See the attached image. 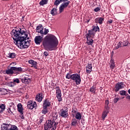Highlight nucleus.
Masks as SVG:
<instances>
[{"mask_svg":"<svg viewBox=\"0 0 130 130\" xmlns=\"http://www.w3.org/2000/svg\"><path fill=\"white\" fill-rule=\"evenodd\" d=\"M11 35L14 41V43L20 49L28 48L30 46V44L26 42V40L29 39L28 35L23 29L15 27V29L11 31Z\"/></svg>","mask_w":130,"mask_h":130,"instance_id":"nucleus-1","label":"nucleus"},{"mask_svg":"<svg viewBox=\"0 0 130 130\" xmlns=\"http://www.w3.org/2000/svg\"><path fill=\"white\" fill-rule=\"evenodd\" d=\"M43 36H38L35 38V43L37 45H40L42 42V45L45 48L46 50L48 51H51L52 50H56L58 45V41L57 38L53 35L46 36L44 40Z\"/></svg>","mask_w":130,"mask_h":130,"instance_id":"nucleus-2","label":"nucleus"},{"mask_svg":"<svg viewBox=\"0 0 130 130\" xmlns=\"http://www.w3.org/2000/svg\"><path fill=\"white\" fill-rule=\"evenodd\" d=\"M58 124V122H55L54 119H49L46 120L44 128L45 130H55Z\"/></svg>","mask_w":130,"mask_h":130,"instance_id":"nucleus-3","label":"nucleus"},{"mask_svg":"<svg viewBox=\"0 0 130 130\" xmlns=\"http://www.w3.org/2000/svg\"><path fill=\"white\" fill-rule=\"evenodd\" d=\"M60 3H63L61 4L59 8V13L62 12L66 8H68V7H69V5L71 4V1H69V0H55L54 3V5L56 8H57V7H58V5H59Z\"/></svg>","mask_w":130,"mask_h":130,"instance_id":"nucleus-4","label":"nucleus"},{"mask_svg":"<svg viewBox=\"0 0 130 130\" xmlns=\"http://www.w3.org/2000/svg\"><path fill=\"white\" fill-rule=\"evenodd\" d=\"M71 80L74 81L76 85H80L81 84V77L77 73L72 75Z\"/></svg>","mask_w":130,"mask_h":130,"instance_id":"nucleus-5","label":"nucleus"},{"mask_svg":"<svg viewBox=\"0 0 130 130\" xmlns=\"http://www.w3.org/2000/svg\"><path fill=\"white\" fill-rule=\"evenodd\" d=\"M27 108L31 110L33 109V108H37V104H36V102L29 101L27 102Z\"/></svg>","mask_w":130,"mask_h":130,"instance_id":"nucleus-6","label":"nucleus"},{"mask_svg":"<svg viewBox=\"0 0 130 130\" xmlns=\"http://www.w3.org/2000/svg\"><path fill=\"white\" fill-rule=\"evenodd\" d=\"M123 88H124V84H123V82H118L115 85V91L118 92L119 90L123 89Z\"/></svg>","mask_w":130,"mask_h":130,"instance_id":"nucleus-7","label":"nucleus"},{"mask_svg":"<svg viewBox=\"0 0 130 130\" xmlns=\"http://www.w3.org/2000/svg\"><path fill=\"white\" fill-rule=\"evenodd\" d=\"M68 111V109H67L66 110H63V109H61L59 112V115L61 116V117L67 118V117L69 116Z\"/></svg>","mask_w":130,"mask_h":130,"instance_id":"nucleus-8","label":"nucleus"},{"mask_svg":"<svg viewBox=\"0 0 130 130\" xmlns=\"http://www.w3.org/2000/svg\"><path fill=\"white\" fill-rule=\"evenodd\" d=\"M15 75H19L20 73H24L25 71L21 67H13Z\"/></svg>","mask_w":130,"mask_h":130,"instance_id":"nucleus-9","label":"nucleus"},{"mask_svg":"<svg viewBox=\"0 0 130 130\" xmlns=\"http://www.w3.org/2000/svg\"><path fill=\"white\" fill-rule=\"evenodd\" d=\"M50 105H51V102L49 99H45L43 101V107L48 108V107H50Z\"/></svg>","mask_w":130,"mask_h":130,"instance_id":"nucleus-10","label":"nucleus"},{"mask_svg":"<svg viewBox=\"0 0 130 130\" xmlns=\"http://www.w3.org/2000/svg\"><path fill=\"white\" fill-rule=\"evenodd\" d=\"M56 94L58 102H61V101H62V98H61V90H60V89H56Z\"/></svg>","mask_w":130,"mask_h":130,"instance_id":"nucleus-11","label":"nucleus"},{"mask_svg":"<svg viewBox=\"0 0 130 130\" xmlns=\"http://www.w3.org/2000/svg\"><path fill=\"white\" fill-rule=\"evenodd\" d=\"M16 112V107H13L11 108H8L7 110V113L9 115H15L14 112Z\"/></svg>","mask_w":130,"mask_h":130,"instance_id":"nucleus-12","label":"nucleus"},{"mask_svg":"<svg viewBox=\"0 0 130 130\" xmlns=\"http://www.w3.org/2000/svg\"><path fill=\"white\" fill-rule=\"evenodd\" d=\"M44 96H43V93L42 92H40L38 93L36 96V100L38 102H41L42 101Z\"/></svg>","mask_w":130,"mask_h":130,"instance_id":"nucleus-13","label":"nucleus"},{"mask_svg":"<svg viewBox=\"0 0 130 130\" xmlns=\"http://www.w3.org/2000/svg\"><path fill=\"white\" fill-rule=\"evenodd\" d=\"M94 36H95V33L92 29L89 30L88 32L86 33L85 35V37H89L91 38H94Z\"/></svg>","mask_w":130,"mask_h":130,"instance_id":"nucleus-14","label":"nucleus"},{"mask_svg":"<svg viewBox=\"0 0 130 130\" xmlns=\"http://www.w3.org/2000/svg\"><path fill=\"white\" fill-rule=\"evenodd\" d=\"M103 21H104V18L103 17H98L94 19L95 23L96 24H100V25L103 24Z\"/></svg>","mask_w":130,"mask_h":130,"instance_id":"nucleus-15","label":"nucleus"},{"mask_svg":"<svg viewBox=\"0 0 130 130\" xmlns=\"http://www.w3.org/2000/svg\"><path fill=\"white\" fill-rule=\"evenodd\" d=\"M108 113H109V110L107 109V108H106V109H105L102 115V118L103 120L105 119V117L107 116V114H108Z\"/></svg>","mask_w":130,"mask_h":130,"instance_id":"nucleus-16","label":"nucleus"},{"mask_svg":"<svg viewBox=\"0 0 130 130\" xmlns=\"http://www.w3.org/2000/svg\"><path fill=\"white\" fill-rule=\"evenodd\" d=\"M5 74L7 75H14V68L13 67H11L10 69H8V70H6Z\"/></svg>","mask_w":130,"mask_h":130,"instance_id":"nucleus-17","label":"nucleus"},{"mask_svg":"<svg viewBox=\"0 0 130 130\" xmlns=\"http://www.w3.org/2000/svg\"><path fill=\"white\" fill-rule=\"evenodd\" d=\"M31 81V79L30 78H28V77H24L21 79V82L22 83H24V84H29Z\"/></svg>","mask_w":130,"mask_h":130,"instance_id":"nucleus-18","label":"nucleus"},{"mask_svg":"<svg viewBox=\"0 0 130 130\" xmlns=\"http://www.w3.org/2000/svg\"><path fill=\"white\" fill-rule=\"evenodd\" d=\"M28 63L30 64H32V66L33 68H35V69H37V62L34 60L30 59L28 60Z\"/></svg>","mask_w":130,"mask_h":130,"instance_id":"nucleus-19","label":"nucleus"},{"mask_svg":"<svg viewBox=\"0 0 130 130\" xmlns=\"http://www.w3.org/2000/svg\"><path fill=\"white\" fill-rule=\"evenodd\" d=\"M24 109L23 108V106H22V104L19 103L17 105V111L19 113H22L24 112Z\"/></svg>","mask_w":130,"mask_h":130,"instance_id":"nucleus-20","label":"nucleus"},{"mask_svg":"<svg viewBox=\"0 0 130 130\" xmlns=\"http://www.w3.org/2000/svg\"><path fill=\"white\" fill-rule=\"evenodd\" d=\"M86 37V39H87L86 40L87 44H88V45H92L93 42L94 41L93 40V39H91L92 38H89L87 37Z\"/></svg>","mask_w":130,"mask_h":130,"instance_id":"nucleus-21","label":"nucleus"},{"mask_svg":"<svg viewBox=\"0 0 130 130\" xmlns=\"http://www.w3.org/2000/svg\"><path fill=\"white\" fill-rule=\"evenodd\" d=\"M86 73L87 74H90L92 72V64H88L86 69Z\"/></svg>","mask_w":130,"mask_h":130,"instance_id":"nucleus-22","label":"nucleus"},{"mask_svg":"<svg viewBox=\"0 0 130 130\" xmlns=\"http://www.w3.org/2000/svg\"><path fill=\"white\" fill-rule=\"evenodd\" d=\"M48 32H49V30L46 28H45L44 31L43 30H40V31H38V33H40L41 36L43 37V36H44V35H46Z\"/></svg>","mask_w":130,"mask_h":130,"instance_id":"nucleus-23","label":"nucleus"},{"mask_svg":"<svg viewBox=\"0 0 130 130\" xmlns=\"http://www.w3.org/2000/svg\"><path fill=\"white\" fill-rule=\"evenodd\" d=\"M50 14L52 16H55L57 14V7L53 8L50 11Z\"/></svg>","mask_w":130,"mask_h":130,"instance_id":"nucleus-24","label":"nucleus"},{"mask_svg":"<svg viewBox=\"0 0 130 130\" xmlns=\"http://www.w3.org/2000/svg\"><path fill=\"white\" fill-rule=\"evenodd\" d=\"M0 94L1 95H7L8 94V90L7 89L1 88H0Z\"/></svg>","mask_w":130,"mask_h":130,"instance_id":"nucleus-25","label":"nucleus"},{"mask_svg":"<svg viewBox=\"0 0 130 130\" xmlns=\"http://www.w3.org/2000/svg\"><path fill=\"white\" fill-rule=\"evenodd\" d=\"M71 125L72 126H76L78 125V120L76 119H72L71 120Z\"/></svg>","mask_w":130,"mask_h":130,"instance_id":"nucleus-26","label":"nucleus"},{"mask_svg":"<svg viewBox=\"0 0 130 130\" xmlns=\"http://www.w3.org/2000/svg\"><path fill=\"white\" fill-rule=\"evenodd\" d=\"M110 69H112V70H113L114 68H115V63H114V60H113L112 58L110 60Z\"/></svg>","mask_w":130,"mask_h":130,"instance_id":"nucleus-27","label":"nucleus"},{"mask_svg":"<svg viewBox=\"0 0 130 130\" xmlns=\"http://www.w3.org/2000/svg\"><path fill=\"white\" fill-rule=\"evenodd\" d=\"M48 0H42L40 2V6H44V5H47Z\"/></svg>","mask_w":130,"mask_h":130,"instance_id":"nucleus-28","label":"nucleus"},{"mask_svg":"<svg viewBox=\"0 0 130 130\" xmlns=\"http://www.w3.org/2000/svg\"><path fill=\"white\" fill-rule=\"evenodd\" d=\"M90 92L91 93H92L93 94H96V87L92 86L90 89H89Z\"/></svg>","mask_w":130,"mask_h":130,"instance_id":"nucleus-29","label":"nucleus"},{"mask_svg":"<svg viewBox=\"0 0 130 130\" xmlns=\"http://www.w3.org/2000/svg\"><path fill=\"white\" fill-rule=\"evenodd\" d=\"M75 118L76 119H78V120H81V119H82V115L81 114V113L78 112L75 116Z\"/></svg>","mask_w":130,"mask_h":130,"instance_id":"nucleus-30","label":"nucleus"},{"mask_svg":"<svg viewBox=\"0 0 130 130\" xmlns=\"http://www.w3.org/2000/svg\"><path fill=\"white\" fill-rule=\"evenodd\" d=\"M5 109H6V106L4 104L0 105V113L4 112V111H5Z\"/></svg>","mask_w":130,"mask_h":130,"instance_id":"nucleus-31","label":"nucleus"},{"mask_svg":"<svg viewBox=\"0 0 130 130\" xmlns=\"http://www.w3.org/2000/svg\"><path fill=\"white\" fill-rule=\"evenodd\" d=\"M109 104V101L108 100H106L105 109H106L107 108L108 110H109V106H108Z\"/></svg>","mask_w":130,"mask_h":130,"instance_id":"nucleus-32","label":"nucleus"},{"mask_svg":"<svg viewBox=\"0 0 130 130\" xmlns=\"http://www.w3.org/2000/svg\"><path fill=\"white\" fill-rule=\"evenodd\" d=\"M48 112V110H47V108L43 107V110H42V113L43 114H46Z\"/></svg>","mask_w":130,"mask_h":130,"instance_id":"nucleus-33","label":"nucleus"},{"mask_svg":"<svg viewBox=\"0 0 130 130\" xmlns=\"http://www.w3.org/2000/svg\"><path fill=\"white\" fill-rule=\"evenodd\" d=\"M92 29L93 31H95V32H99V31H100V28L98 26H94V27L92 28Z\"/></svg>","mask_w":130,"mask_h":130,"instance_id":"nucleus-34","label":"nucleus"},{"mask_svg":"<svg viewBox=\"0 0 130 130\" xmlns=\"http://www.w3.org/2000/svg\"><path fill=\"white\" fill-rule=\"evenodd\" d=\"M122 42H119L118 44H117L116 46L115 47V49H118L120 47H121V44Z\"/></svg>","mask_w":130,"mask_h":130,"instance_id":"nucleus-35","label":"nucleus"},{"mask_svg":"<svg viewBox=\"0 0 130 130\" xmlns=\"http://www.w3.org/2000/svg\"><path fill=\"white\" fill-rule=\"evenodd\" d=\"M9 57H10V58H15V57H16V53H10Z\"/></svg>","mask_w":130,"mask_h":130,"instance_id":"nucleus-36","label":"nucleus"},{"mask_svg":"<svg viewBox=\"0 0 130 130\" xmlns=\"http://www.w3.org/2000/svg\"><path fill=\"white\" fill-rule=\"evenodd\" d=\"M119 93L121 96H125L126 95V91L125 90H121Z\"/></svg>","mask_w":130,"mask_h":130,"instance_id":"nucleus-37","label":"nucleus"},{"mask_svg":"<svg viewBox=\"0 0 130 130\" xmlns=\"http://www.w3.org/2000/svg\"><path fill=\"white\" fill-rule=\"evenodd\" d=\"M43 26L42 25V24H39V25H38L37 27L36 30H43Z\"/></svg>","mask_w":130,"mask_h":130,"instance_id":"nucleus-38","label":"nucleus"},{"mask_svg":"<svg viewBox=\"0 0 130 130\" xmlns=\"http://www.w3.org/2000/svg\"><path fill=\"white\" fill-rule=\"evenodd\" d=\"M122 43L123 46H127V45H128V42H127V41H124Z\"/></svg>","mask_w":130,"mask_h":130,"instance_id":"nucleus-39","label":"nucleus"},{"mask_svg":"<svg viewBox=\"0 0 130 130\" xmlns=\"http://www.w3.org/2000/svg\"><path fill=\"white\" fill-rule=\"evenodd\" d=\"M66 79H68L69 80V79H71L72 80V75H71L70 73H68L66 76Z\"/></svg>","mask_w":130,"mask_h":130,"instance_id":"nucleus-40","label":"nucleus"},{"mask_svg":"<svg viewBox=\"0 0 130 130\" xmlns=\"http://www.w3.org/2000/svg\"><path fill=\"white\" fill-rule=\"evenodd\" d=\"M8 86L10 87H14V86H15V83L13 82H10L8 83Z\"/></svg>","mask_w":130,"mask_h":130,"instance_id":"nucleus-41","label":"nucleus"},{"mask_svg":"<svg viewBox=\"0 0 130 130\" xmlns=\"http://www.w3.org/2000/svg\"><path fill=\"white\" fill-rule=\"evenodd\" d=\"M20 117L21 119H24V112H22V113H20Z\"/></svg>","mask_w":130,"mask_h":130,"instance_id":"nucleus-42","label":"nucleus"},{"mask_svg":"<svg viewBox=\"0 0 130 130\" xmlns=\"http://www.w3.org/2000/svg\"><path fill=\"white\" fill-rule=\"evenodd\" d=\"M13 83H17V84H19L20 83V80H19V79L16 78L13 80Z\"/></svg>","mask_w":130,"mask_h":130,"instance_id":"nucleus-43","label":"nucleus"},{"mask_svg":"<svg viewBox=\"0 0 130 130\" xmlns=\"http://www.w3.org/2000/svg\"><path fill=\"white\" fill-rule=\"evenodd\" d=\"M118 100H119V98H115L113 100L114 103H117V102L118 101Z\"/></svg>","mask_w":130,"mask_h":130,"instance_id":"nucleus-44","label":"nucleus"},{"mask_svg":"<svg viewBox=\"0 0 130 130\" xmlns=\"http://www.w3.org/2000/svg\"><path fill=\"white\" fill-rule=\"evenodd\" d=\"M100 10H101L100 8L96 7L95 9H94L93 11H94V12H99V11H100Z\"/></svg>","mask_w":130,"mask_h":130,"instance_id":"nucleus-45","label":"nucleus"},{"mask_svg":"<svg viewBox=\"0 0 130 130\" xmlns=\"http://www.w3.org/2000/svg\"><path fill=\"white\" fill-rule=\"evenodd\" d=\"M44 119V118L43 117V115L40 117V123H41V122H43Z\"/></svg>","mask_w":130,"mask_h":130,"instance_id":"nucleus-46","label":"nucleus"},{"mask_svg":"<svg viewBox=\"0 0 130 130\" xmlns=\"http://www.w3.org/2000/svg\"><path fill=\"white\" fill-rule=\"evenodd\" d=\"M44 55H45V56H48L49 55L48 52H47V51H45L44 52Z\"/></svg>","mask_w":130,"mask_h":130,"instance_id":"nucleus-47","label":"nucleus"},{"mask_svg":"<svg viewBox=\"0 0 130 130\" xmlns=\"http://www.w3.org/2000/svg\"><path fill=\"white\" fill-rule=\"evenodd\" d=\"M113 22V20L110 19L108 21V24H112Z\"/></svg>","mask_w":130,"mask_h":130,"instance_id":"nucleus-48","label":"nucleus"},{"mask_svg":"<svg viewBox=\"0 0 130 130\" xmlns=\"http://www.w3.org/2000/svg\"><path fill=\"white\" fill-rule=\"evenodd\" d=\"M72 112H73V113H77V111L75 109H73Z\"/></svg>","mask_w":130,"mask_h":130,"instance_id":"nucleus-49","label":"nucleus"},{"mask_svg":"<svg viewBox=\"0 0 130 130\" xmlns=\"http://www.w3.org/2000/svg\"><path fill=\"white\" fill-rule=\"evenodd\" d=\"M126 99H128V100H130V95H128V96H127L126 97Z\"/></svg>","mask_w":130,"mask_h":130,"instance_id":"nucleus-50","label":"nucleus"},{"mask_svg":"<svg viewBox=\"0 0 130 130\" xmlns=\"http://www.w3.org/2000/svg\"><path fill=\"white\" fill-rule=\"evenodd\" d=\"M26 43H29V44H30V42H31V40H28L26 41Z\"/></svg>","mask_w":130,"mask_h":130,"instance_id":"nucleus-51","label":"nucleus"},{"mask_svg":"<svg viewBox=\"0 0 130 130\" xmlns=\"http://www.w3.org/2000/svg\"><path fill=\"white\" fill-rule=\"evenodd\" d=\"M55 89H57V90H59V89H60L59 88V86H57Z\"/></svg>","mask_w":130,"mask_h":130,"instance_id":"nucleus-52","label":"nucleus"},{"mask_svg":"<svg viewBox=\"0 0 130 130\" xmlns=\"http://www.w3.org/2000/svg\"><path fill=\"white\" fill-rule=\"evenodd\" d=\"M90 22V19L87 20V23H89Z\"/></svg>","mask_w":130,"mask_h":130,"instance_id":"nucleus-53","label":"nucleus"},{"mask_svg":"<svg viewBox=\"0 0 130 130\" xmlns=\"http://www.w3.org/2000/svg\"><path fill=\"white\" fill-rule=\"evenodd\" d=\"M81 123H82V124H84V123H85V122H81Z\"/></svg>","mask_w":130,"mask_h":130,"instance_id":"nucleus-54","label":"nucleus"},{"mask_svg":"<svg viewBox=\"0 0 130 130\" xmlns=\"http://www.w3.org/2000/svg\"><path fill=\"white\" fill-rule=\"evenodd\" d=\"M37 32L38 33V32H40V30H37Z\"/></svg>","mask_w":130,"mask_h":130,"instance_id":"nucleus-55","label":"nucleus"},{"mask_svg":"<svg viewBox=\"0 0 130 130\" xmlns=\"http://www.w3.org/2000/svg\"><path fill=\"white\" fill-rule=\"evenodd\" d=\"M112 53H114V52L113 51H112Z\"/></svg>","mask_w":130,"mask_h":130,"instance_id":"nucleus-56","label":"nucleus"},{"mask_svg":"<svg viewBox=\"0 0 130 130\" xmlns=\"http://www.w3.org/2000/svg\"><path fill=\"white\" fill-rule=\"evenodd\" d=\"M25 18V16H22V19H24Z\"/></svg>","mask_w":130,"mask_h":130,"instance_id":"nucleus-57","label":"nucleus"},{"mask_svg":"<svg viewBox=\"0 0 130 130\" xmlns=\"http://www.w3.org/2000/svg\"><path fill=\"white\" fill-rule=\"evenodd\" d=\"M112 56H113V55H112Z\"/></svg>","mask_w":130,"mask_h":130,"instance_id":"nucleus-58","label":"nucleus"}]
</instances>
